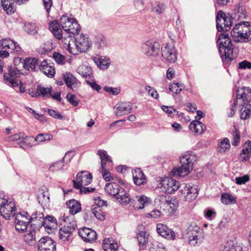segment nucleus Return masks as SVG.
Masks as SVG:
<instances>
[{"label": "nucleus", "mask_w": 251, "mask_h": 251, "mask_svg": "<svg viewBox=\"0 0 251 251\" xmlns=\"http://www.w3.org/2000/svg\"><path fill=\"white\" fill-rule=\"evenodd\" d=\"M239 105L240 118L243 120L248 119L251 115V91L248 88L242 87L237 89L236 98L231 105L228 116L232 117L235 114V108Z\"/></svg>", "instance_id": "1"}, {"label": "nucleus", "mask_w": 251, "mask_h": 251, "mask_svg": "<svg viewBox=\"0 0 251 251\" xmlns=\"http://www.w3.org/2000/svg\"><path fill=\"white\" fill-rule=\"evenodd\" d=\"M221 57L224 65H228L236 55L233 53V46L227 34L221 33L217 40Z\"/></svg>", "instance_id": "2"}, {"label": "nucleus", "mask_w": 251, "mask_h": 251, "mask_svg": "<svg viewBox=\"0 0 251 251\" xmlns=\"http://www.w3.org/2000/svg\"><path fill=\"white\" fill-rule=\"evenodd\" d=\"M230 33L235 42H248L251 41V25L248 22L238 23L234 26Z\"/></svg>", "instance_id": "3"}, {"label": "nucleus", "mask_w": 251, "mask_h": 251, "mask_svg": "<svg viewBox=\"0 0 251 251\" xmlns=\"http://www.w3.org/2000/svg\"><path fill=\"white\" fill-rule=\"evenodd\" d=\"M116 181L106 183L104 187L106 193L116 198L122 204H126L130 201L129 195L117 184Z\"/></svg>", "instance_id": "4"}, {"label": "nucleus", "mask_w": 251, "mask_h": 251, "mask_svg": "<svg viewBox=\"0 0 251 251\" xmlns=\"http://www.w3.org/2000/svg\"><path fill=\"white\" fill-rule=\"evenodd\" d=\"M193 156L190 154H186L180 157L181 167L175 168L171 174L173 176L184 177L187 175L193 169Z\"/></svg>", "instance_id": "5"}, {"label": "nucleus", "mask_w": 251, "mask_h": 251, "mask_svg": "<svg viewBox=\"0 0 251 251\" xmlns=\"http://www.w3.org/2000/svg\"><path fill=\"white\" fill-rule=\"evenodd\" d=\"M0 46L2 50H0V58H5L9 53L19 54L21 52V47L16 42L10 39H3L0 41Z\"/></svg>", "instance_id": "6"}, {"label": "nucleus", "mask_w": 251, "mask_h": 251, "mask_svg": "<svg viewBox=\"0 0 251 251\" xmlns=\"http://www.w3.org/2000/svg\"><path fill=\"white\" fill-rule=\"evenodd\" d=\"M15 216V228L19 232H22L26 229L30 221H34V219H37L38 218L36 214L32 215L30 217L25 211L17 213Z\"/></svg>", "instance_id": "7"}, {"label": "nucleus", "mask_w": 251, "mask_h": 251, "mask_svg": "<svg viewBox=\"0 0 251 251\" xmlns=\"http://www.w3.org/2000/svg\"><path fill=\"white\" fill-rule=\"evenodd\" d=\"M216 27L218 31H227L230 29L233 20L231 16L219 11L216 15Z\"/></svg>", "instance_id": "8"}, {"label": "nucleus", "mask_w": 251, "mask_h": 251, "mask_svg": "<svg viewBox=\"0 0 251 251\" xmlns=\"http://www.w3.org/2000/svg\"><path fill=\"white\" fill-rule=\"evenodd\" d=\"M76 228L75 222L72 221L69 225H64L58 231L59 239L64 243L71 242L73 239V233Z\"/></svg>", "instance_id": "9"}, {"label": "nucleus", "mask_w": 251, "mask_h": 251, "mask_svg": "<svg viewBox=\"0 0 251 251\" xmlns=\"http://www.w3.org/2000/svg\"><path fill=\"white\" fill-rule=\"evenodd\" d=\"M160 202L161 208L166 211L169 214H173L178 207V202L176 199H167L164 196H158L155 199V202Z\"/></svg>", "instance_id": "10"}, {"label": "nucleus", "mask_w": 251, "mask_h": 251, "mask_svg": "<svg viewBox=\"0 0 251 251\" xmlns=\"http://www.w3.org/2000/svg\"><path fill=\"white\" fill-rule=\"evenodd\" d=\"M17 208L12 201L0 199V214L5 219L15 216Z\"/></svg>", "instance_id": "11"}, {"label": "nucleus", "mask_w": 251, "mask_h": 251, "mask_svg": "<svg viewBox=\"0 0 251 251\" xmlns=\"http://www.w3.org/2000/svg\"><path fill=\"white\" fill-rule=\"evenodd\" d=\"M161 55L163 60L169 63H175L177 60V51L173 42L164 44L161 49Z\"/></svg>", "instance_id": "12"}, {"label": "nucleus", "mask_w": 251, "mask_h": 251, "mask_svg": "<svg viewBox=\"0 0 251 251\" xmlns=\"http://www.w3.org/2000/svg\"><path fill=\"white\" fill-rule=\"evenodd\" d=\"M160 48L159 43L153 40L147 41L142 46L143 52L149 56L158 55L160 51Z\"/></svg>", "instance_id": "13"}, {"label": "nucleus", "mask_w": 251, "mask_h": 251, "mask_svg": "<svg viewBox=\"0 0 251 251\" xmlns=\"http://www.w3.org/2000/svg\"><path fill=\"white\" fill-rule=\"evenodd\" d=\"M38 251H56V243L49 236L41 238L38 242Z\"/></svg>", "instance_id": "14"}, {"label": "nucleus", "mask_w": 251, "mask_h": 251, "mask_svg": "<svg viewBox=\"0 0 251 251\" xmlns=\"http://www.w3.org/2000/svg\"><path fill=\"white\" fill-rule=\"evenodd\" d=\"M92 41L84 34H81L75 38V45L77 51L84 52L92 46Z\"/></svg>", "instance_id": "15"}, {"label": "nucleus", "mask_w": 251, "mask_h": 251, "mask_svg": "<svg viewBox=\"0 0 251 251\" xmlns=\"http://www.w3.org/2000/svg\"><path fill=\"white\" fill-rule=\"evenodd\" d=\"M20 76L19 71L10 67L8 72L4 75V79L6 83L10 84L13 87L18 86V78Z\"/></svg>", "instance_id": "16"}, {"label": "nucleus", "mask_w": 251, "mask_h": 251, "mask_svg": "<svg viewBox=\"0 0 251 251\" xmlns=\"http://www.w3.org/2000/svg\"><path fill=\"white\" fill-rule=\"evenodd\" d=\"M78 234L82 240L87 243H92L96 240L97 238L96 231L88 227L80 229Z\"/></svg>", "instance_id": "17"}, {"label": "nucleus", "mask_w": 251, "mask_h": 251, "mask_svg": "<svg viewBox=\"0 0 251 251\" xmlns=\"http://www.w3.org/2000/svg\"><path fill=\"white\" fill-rule=\"evenodd\" d=\"M179 182L171 177H166L161 181L162 186L168 194H171L178 190Z\"/></svg>", "instance_id": "18"}, {"label": "nucleus", "mask_w": 251, "mask_h": 251, "mask_svg": "<svg viewBox=\"0 0 251 251\" xmlns=\"http://www.w3.org/2000/svg\"><path fill=\"white\" fill-rule=\"evenodd\" d=\"M179 191L182 194L186 195L185 196L186 201H191L195 200L198 195L197 188L190 184H185Z\"/></svg>", "instance_id": "19"}, {"label": "nucleus", "mask_w": 251, "mask_h": 251, "mask_svg": "<svg viewBox=\"0 0 251 251\" xmlns=\"http://www.w3.org/2000/svg\"><path fill=\"white\" fill-rule=\"evenodd\" d=\"M93 176L91 174L87 171H82L77 173L76 180H73L77 182V184L80 185H88L92 181Z\"/></svg>", "instance_id": "20"}, {"label": "nucleus", "mask_w": 251, "mask_h": 251, "mask_svg": "<svg viewBox=\"0 0 251 251\" xmlns=\"http://www.w3.org/2000/svg\"><path fill=\"white\" fill-rule=\"evenodd\" d=\"M115 115L122 116L130 113L132 105L129 102H121L118 103L115 106Z\"/></svg>", "instance_id": "21"}, {"label": "nucleus", "mask_w": 251, "mask_h": 251, "mask_svg": "<svg viewBox=\"0 0 251 251\" xmlns=\"http://www.w3.org/2000/svg\"><path fill=\"white\" fill-rule=\"evenodd\" d=\"M157 233L164 238L169 239H174L175 232L167 226L162 224H158L156 226Z\"/></svg>", "instance_id": "22"}, {"label": "nucleus", "mask_w": 251, "mask_h": 251, "mask_svg": "<svg viewBox=\"0 0 251 251\" xmlns=\"http://www.w3.org/2000/svg\"><path fill=\"white\" fill-rule=\"evenodd\" d=\"M38 68L48 77H52L55 75V71L53 64L48 63L46 60L41 61Z\"/></svg>", "instance_id": "23"}, {"label": "nucleus", "mask_w": 251, "mask_h": 251, "mask_svg": "<svg viewBox=\"0 0 251 251\" xmlns=\"http://www.w3.org/2000/svg\"><path fill=\"white\" fill-rule=\"evenodd\" d=\"M32 225L28 229H26L24 235L23 239L24 241L28 245L32 246L34 245L36 242L35 230L32 228Z\"/></svg>", "instance_id": "24"}, {"label": "nucleus", "mask_w": 251, "mask_h": 251, "mask_svg": "<svg viewBox=\"0 0 251 251\" xmlns=\"http://www.w3.org/2000/svg\"><path fill=\"white\" fill-rule=\"evenodd\" d=\"M132 175L134 182L136 185L140 186L146 183V177L141 169H135Z\"/></svg>", "instance_id": "25"}, {"label": "nucleus", "mask_w": 251, "mask_h": 251, "mask_svg": "<svg viewBox=\"0 0 251 251\" xmlns=\"http://www.w3.org/2000/svg\"><path fill=\"white\" fill-rule=\"evenodd\" d=\"M74 35H71L70 34H66L64 33L63 35L62 38L58 40L60 42V44H62L63 47L67 50L69 52L73 54H77V52L75 51V49L70 47V42L72 37H74Z\"/></svg>", "instance_id": "26"}, {"label": "nucleus", "mask_w": 251, "mask_h": 251, "mask_svg": "<svg viewBox=\"0 0 251 251\" xmlns=\"http://www.w3.org/2000/svg\"><path fill=\"white\" fill-rule=\"evenodd\" d=\"M49 29L56 39L58 40L62 38L64 35L62 33V28L60 27V25L58 22L56 21L50 22Z\"/></svg>", "instance_id": "27"}, {"label": "nucleus", "mask_w": 251, "mask_h": 251, "mask_svg": "<svg viewBox=\"0 0 251 251\" xmlns=\"http://www.w3.org/2000/svg\"><path fill=\"white\" fill-rule=\"evenodd\" d=\"M190 130L194 133L201 134L206 129V126L199 120L192 121L189 126Z\"/></svg>", "instance_id": "28"}, {"label": "nucleus", "mask_w": 251, "mask_h": 251, "mask_svg": "<svg viewBox=\"0 0 251 251\" xmlns=\"http://www.w3.org/2000/svg\"><path fill=\"white\" fill-rule=\"evenodd\" d=\"M41 61L36 58H26L24 63H22L23 67L28 70L32 71H36L38 68Z\"/></svg>", "instance_id": "29"}, {"label": "nucleus", "mask_w": 251, "mask_h": 251, "mask_svg": "<svg viewBox=\"0 0 251 251\" xmlns=\"http://www.w3.org/2000/svg\"><path fill=\"white\" fill-rule=\"evenodd\" d=\"M41 224L45 229L50 230L55 228L57 226L56 219L52 216H47L45 218H43Z\"/></svg>", "instance_id": "30"}, {"label": "nucleus", "mask_w": 251, "mask_h": 251, "mask_svg": "<svg viewBox=\"0 0 251 251\" xmlns=\"http://www.w3.org/2000/svg\"><path fill=\"white\" fill-rule=\"evenodd\" d=\"M15 2V0H1L2 8L7 14L11 15L16 11Z\"/></svg>", "instance_id": "31"}, {"label": "nucleus", "mask_w": 251, "mask_h": 251, "mask_svg": "<svg viewBox=\"0 0 251 251\" xmlns=\"http://www.w3.org/2000/svg\"><path fill=\"white\" fill-rule=\"evenodd\" d=\"M59 24L64 30L70 25L76 26V20L74 18L68 17L66 14L63 15L60 19Z\"/></svg>", "instance_id": "32"}, {"label": "nucleus", "mask_w": 251, "mask_h": 251, "mask_svg": "<svg viewBox=\"0 0 251 251\" xmlns=\"http://www.w3.org/2000/svg\"><path fill=\"white\" fill-rule=\"evenodd\" d=\"M102 248L104 251H117L118 245L113 238H105L103 240Z\"/></svg>", "instance_id": "33"}, {"label": "nucleus", "mask_w": 251, "mask_h": 251, "mask_svg": "<svg viewBox=\"0 0 251 251\" xmlns=\"http://www.w3.org/2000/svg\"><path fill=\"white\" fill-rule=\"evenodd\" d=\"M109 168L110 167H106V168L101 169V173L102 178L106 181H117L119 183L124 185L125 182L122 179L114 177L111 175L109 171Z\"/></svg>", "instance_id": "34"}, {"label": "nucleus", "mask_w": 251, "mask_h": 251, "mask_svg": "<svg viewBox=\"0 0 251 251\" xmlns=\"http://www.w3.org/2000/svg\"><path fill=\"white\" fill-rule=\"evenodd\" d=\"M66 205L69 209L70 213L72 215L78 213L81 209L80 203L74 199L67 201Z\"/></svg>", "instance_id": "35"}, {"label": "nucleus", "mask_w": 251, "mask_h": 251, "mask_svg": "<svg viewBox=\"0 0 251 251\" xmlns=\"http://www.w3.org/2000/svg\"><path fill=\"white\" fill-rule=\"evenodd\" d=\"M98 154L99 155L101 160V169L110 167L112 165V160L106 151L100 150L98 151Z\"/></svg>", "instance_id": "36"}, {"label": "nucleus", "mask_w": 251, "mask_h": 251, "mask_svg": "<svg viewBox=\"0 0 251 251\" xmlns=\"http://www.w3.org/2000/svg\"><path fill=\"white\" fill-rule=\"evenodd\" d=\"M150 234L148 231H141L136 235L138 245L141 247H145L148 242Z\"/></svg>", "instance_id": "37"}, {"label": "nucleus", "mask_w": 251, "mask_h": 251, "mask_svg": "<svg viewBox=\"0 0 251 251\" xmlns=\"http://www.w3.org/2000/svg\"><path fill=\"white\" fill-rule=\"evenodd\" d=\"M186 238L189 245L192 246H196L201 244L203 240L202 234H199L194 236H186Z\"/></svg>", "instance_id": "38"}, {"label": "nucleus", "mask_w": 251, "mask_h": 251, "mask_svg": "<svg viewBox=\"0 0 251 251\" xmlns=\"http://www.w3.org/2000/svg\"><path fill=\"white\" fill-rule=\"evenodd\" d=\"M221 251H243L240 246H235L231 240L227 241L223 245Z\"/></svg>", "instance_id": "39"}, {"label": "nucleus", "mask_w": 251, "mask_h": 251, "mask_svg": "<svg viewBox=\"0 0 251 251\" xmlns=\"http://www.w3.org/2000/svg\"><path fill=\"white\" fill-rule=\"evenodd\" d=\"M202 234V231L196 224L192 223L190 225L187 229L186 236H194Z\"/></svg>", "instance_id": "40"}, {"label": "nucleus", "mask_w": 251, "mask_h": 251, "mask_svg": "<svg viewBox=\"0 0 251 251\" xmlns=\"http://www.w3.org/2000/svg\"><path fill=\"white\" fill-rule=\"evenodd\" d=\"M230 146L229 140L225 138L219 143L217 150L220 153H224L230 149Z\"/></svg>", "instance_id": "41"}, {"label": "nucleus", "mask_w": 251, "mask_h": 251, "mask_svg": "<svg viewBox=\"0 0 251 251\" xmlns=\"http://www.w3.org/2000/svg\"><path fill=\"white\" fill-rule=\"evenodd\" d=\"M33 141V137L32 136H25L24 135V137L21 139L19 142H18V144L20 146V147L22 149L26 150L29 147H32L33 145H36L31 144L30 142Z\"/></svg>", "instance_id": "42"}, {"label": "nucleus", "mask_w": 251, "mask_h": 251, "mask_svg": "<svg viewBox=\"0 0 251 251\" xmlns=\"http://www.w3.org/2000/svg\"><path fill=\"white\" fill-rule=\"evenodd\" d=\"M63 78L64 82L69 88H72V86L76 82L77 79L70 73H66L63 74Z\"/></svg>", "instance_id": "43"}, {"label": "nucleus", "mask_w": 251, "mask_h": 251, "mask_svg": "<svg viewBox=\"0 0 251 251\" xmlns=\"http://www.w3.org/2000/svg\"><path fill=\"white\" fill-rule=\"evenodd\" d=\"M24 29L28 34L35 35L37 34L38 27L35 23H27L25 24Z\"/></svg>", "instance_id": "44"}, {"label": "nucleus", "mask_w": 251, "mask_h": 251, "mask_svg": "<svg viewBox=\"0 0 251 251\" xmlns=\"http://www.w3.org/2000/svg\"><path fill=\"white\" fill-rule=\"evenodd\" d=\"M148 198L145 196L136 197L134 207L136 209H143L146 204H148Z\"/></svg>", "instance_id": "45"}, {"label": "nucleus", "mask_w": 251, "mask_h": 251, "mask_svg": "<svg viewBox=\"0 0 251 251\" xmlns=\"http://www.w3.org/2000/svg\"><path fill=\"white\" fill-rule=\"evenodd\" d=\"M92 211L95 217L98 220L103 221L105 219V214L99 206H92Z\"/></svg>", "instance_id": "46"}, {"label": "nucleus", "mask_w": 251, "mask_h": 251, "mask_svg": "<svg viewBox=\"0 0 251 251\" xmlns=\"http://www.w3.org/2000/svg\"><path fill=\"white\" fill-rule=\"evenodd\" d=\"M221 202L225 204H229L236 202V199L228 193H223L221 197Z\"/></svg>", "instance_id": "47"}, {"label": "nucleus", "mask_w": 251, "mask_h": 251, "mask_svg": "<svg viewBox=\"0 0 251 251\" xmlns=\"http://www.w3.org/2000/svg\"><path fill=\"white\" fill-rule=\"evenodd\" d=\"M38 200L39 202L44 206L49 205L50 200L49 194L48 192H43L38 195Z\"/></svg>", "instance_id": "48"}, {"label": "nucleus", "mask_w": 251, "mask_h": 251, "mask_svg": "<svg viewBox=\"0 0 251 251\" xmlns=\"http://www.w3.org/2000/svg\"><path fill=\"white\" fill-rule=\"evenodd\" d=\"M51 91L52 88L51 87L45 88L41 85H38L37 87V93L38 96L49 97V96H51Z\"/></svg>", "instance_id": "49"}, {"label": "nucleus", "mask_w": 251, "mask_h": 251, "mask_svg": "<svg viewBox=\"0 0 251 251\" xmlns=\"http://www.w3.org/2000/svg\"><path fill=\"white\" fill-rule=\"evenodd\" d=\"M74 187L76 189L79 190L81 194H86L94 192L95 190V188L85 187V185H80L77 184V182L73 181Z\"/></svg>", "instance_id": "50"}, {"label": "nucleus", "mask_w": 251, "mask_h": 251, "mask_svg": "<svg viewBox=\"0 0 251 251\" xmlns=\"http://www.w3.org/2000/svg\"><path fill=\"white\" fill-rule=\"evenodd\" d=\"M232 145L235 147L238 146L240 142V132L235 127L232 132Z\"/></svg>", "instance_id": "51"}, {"label": "nucleus", "mask_w": 251, "mask_h": 251, "mask_svg": "<svg viewBox=\"0 0 251 251\" xmlns=\"http://www.w3.org/2000/svg\"><path fill=\"white\" fill-rule=\"evenodd\" d=\"M95 62L101 69L104 70L108 68L110 64V60L108 58H100L95 59Z\"/></svg>", "instance_id": "52"}, {"label": "nucleus", "mask_w": 251, "mask_h": 251, "mask_svg": "<svg viewBox=\"0 0 251 251\" xmlns=\"http://www.w3.org/2000/svg\"><path fill=\"white\" fill-rule=\"evenodd\" d=\"M80 29L81 27L80 25L78 24L77 21H76V26L70 25V27L67 28L66 30H64V32L66 33V34H70L71 35L75 36L79 32Z\"/></svg>", "instance_id": "53"}, {"label": "nucleus", "mask_w": 251, "mask_h": 251, "mask_svg": "<svg viewBox=\"0 0 251 251\" xmlns=\"http://www.w3.org/2000/svg\"><path fill=\"white\" fill-rule=\"evenodd\" d=\"M67 168L62 161H57L52 163L49 168L50 171L54 172L60 170V169H66Z\"/></svg>", "instance_id": "54"}, {"label": "nucleus", "mask_w": 251, "mask_h": 251, "mask_svg": "<svg viewBox=\"0 0 251 251\" xmlns=\"http://www.w3.org/2000/svg\"><path fill=\"white\" fill-rule=\"evenodd\" d=\"M184 88V85L179 83H173L169 86L170 90L176 94H179Z\"/></svg>", "instance_id": "55"}, {"label": "nucleus", "mask_w": 251, "mask_h": 251, "mask_svg": "<svg viewBox=\"0 0 251 251\" xmlns=\"http://www.w3.org/2000/svg\"><path fill=\"white\" fill-rule=\"evenodd\" d=\"M52 138V135L50 134H39L35 138L33 137V141L41 142L46 140L49 141Z\"/></svg>", "instance_id": "56"}, {"label": "nucleus", "mask_w": 251, "mask_h": 251, "mask_svg": "<svg viewBox=\"0 0 251 251\" xmlns=\"http://www.w3.org/2000/svg\"><path fill=\"white\" fill-rule=\"evenodd\" d=\"M94 43L98 48H100L106 45V40L103 35L99 34L96 36Z\"/></svg>", "instance_id": "57"}, {"label": "nucleus", "mask_w": 251, "mask_h": 251, "mask_svg": "<svg viewBox=\"0 0 251 251\" xmlns=\"http://www.w3.org/2000/svg\"><path fill=\"white\" fill-rule=\"evenodd\" d=\"M54 61L58 64L64 65L65 63V57L59 52H54L52 54Z\"/></svg>", "instance_id": "58"}, {"label": "nucleus", "mask_w": 251, "mask_h": 251, "mask_svg": "<svg viewBox=\"0 0 251 251\" xmlns=\"http://www.w3.org/2000/svg\"><path fill=\"white\" fill-rule=\"evenodd\" d=\"M205 217L208 220H211L214 219L216 215V212L213 209H206L204 212Z\"/></svg>", "instance_id": "59"}, {"label": "nucleus", "mask_w": 251, "mask_h": 251, "mask_svg": "<svg viewBox=\"0 0 251 251\" xmlns=\"http://www.w3.org/2000/svg\"><path fill=\"white\" fill-rule=\"evenodd\" d=\"M250 180V176L249 175H244L241 177H236L235 178V181L237 184L241 185L245 184L247 182Z\"/></svg>", "instance_id": "60"}, {"label": "nucleus", "mask_w": 251, "mask_h": 251, "mask_svg": "<svg viewBox=\"0 0 251 251\" xmlns=\"http://www.w3.org/2000/svg\"><path fill=\"white\" fill-rule=\"evenodd\" d=\"M145 89L148 92L149 95H150L153 98L157 99L158 98V94L156 90L151 88L149 86H147L145 87Z\"/></svg>", "instance_id": "61"}, {"label": "nucleus", "mask_w": 251, "mask_h": 251, "mask_svg": "<svg viewBox=\"0 0 251 251\" xmlns=\"http://www.w3.org/2000/svg\"><path fill=\"white\" fill-rule=\"evenodd\" d=\"M238 69H251V62H250L247 60H244L240 62L238 64Z\"/></svg>", "instance_id": "62"}, {"label": "nucleus", "mask_w": 251, "mask_h": 251, "mask_svg": "<svg viewBox=\"0 0 251 251\" xmlns=\"http://www.w3.org/2000/svg\"><path fill=\"white\" fill-rule=\"evenodd\" d=\"M67 98L68 101L72 104L73 106H76L78 104V101L75 100V95L72 94H68Z\"/></svg>", "instance_id": "63"}, {"label": "nucleus", "mask_w": 251, "mask_h": 251, "mask_svg": "<svg viewBox=\"0 0 251 251\" xmlns=\"http://www.w3.org/2000/svg\"><path fill=\"white\" fill-rule=\"evenodd\" d=\"M49 114L52 117L58 119H63V116L59 112L53 109H49L48 110Z\"/></svg>", "instance_id": "64"}]
</instances>
